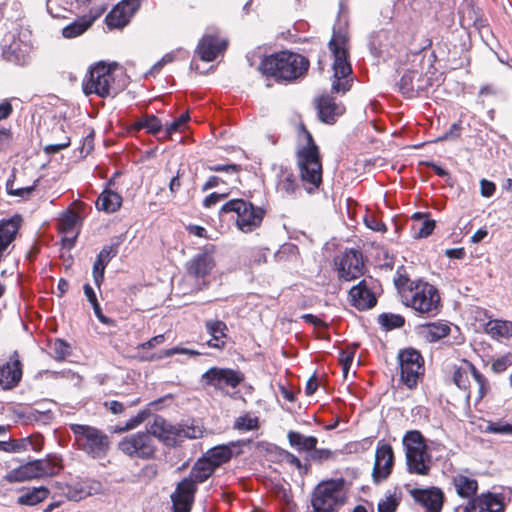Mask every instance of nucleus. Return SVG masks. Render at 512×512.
I'll return each instance as SVG.
<instances>
[{"instance_id": "1", "label": "nucleus", "mask_w": 512, "mask_h": 512, "mask_svg": "<svg viewBox=\"0 0 512 512\" xmlns=\"http://www.w3.org/2000/svg\"><path fill=\"white\" fill-rule=\"evenodd\" d=\"M302 143L297 149V164L300 178L307 192L312 193L322 183V163L318 146L315 144L312 135L302 125Z\"/></svg>"}, {"instance_id": "2", "label": "nucleus", "mask_w": 512, "mask_h": 512, "mask_svg": "<svg viewBox=\"0 0 512 512\" xmlns=\"http://www.w3.org/2000/svg\"><path fill=\"white\" fill-rule=\"evenodd\" d=\"M309 66L308 60L297 53L282 51L266 57L259 69L278 80L292 81L302 77Z\"/></svg>"}, {"instance_id": "3", "label": "nucleus", "mask_w": 512, "mask_h": 512, "mask_svg": "<svg viewBox=\"0 0 512 512\" xmlns=\"http://www.w3.org/2000/svg\"><path fill=\"white\" fill-rule=\"evenodd\" d=\"M150 432L165 445L176 446L187 439L202 438L205 428L203 424L195 420L173 425L165 418L156 416L150 425Z\"/></svg>"}, {"instance_id": "4", "label": "nucleus", "mask_w": 512, "mask_h": 512, "mask_svg": "<svg viewBox=\"0 0 512 512\" xmlns=\"http://www.w3.org/2000/svg\"><path fill=\"white\" fill-rule=\"evenodd\" d=\"M348 35L334 30L329 47L334 55L332 92L346 93L352 85V68L348 61Z\"/></svg>"}, {"instance_id": "5", "label": "nucleus", "mask_w": 512, "mask_h": 512, "mask_svg": "<svg viewBox=\"0 0 512 512\" xmlns=\"http://www.w3.org/2000/svg\"><path fill=\"white\" fill-rule=\"evenodd\" d=\"M117 72V64L97 63L83 79V92L87 96L96 94L102 98L116 94L121 89L117 82Z\"/></svg>"}, {"instance_id": "6", "label": "nucleus", "mask_w": 512, "mask_h": 512, "mask_svg": "<svg viewBox=\"0 0 512 512\" xmlns=\"http://www.w3.org/2000/svg\"><path fill=\"white\" fill-rule=\"evenodd\" d=\"M403 446L408 472L427 476L432 467V456L421 432L418 430L406 432L403 437Z\"/></svg>"}, {"instance_id": "7", "label": "nucleus", "mask_w": 512, "mask_h": 512, "mask_svg": "<svg viewBox=\"0 0 512 512\" xmlns=\"http://www.w3.org/2000/svg\"><path fill=\"white\" fill-rule=\"evenodd\" d=\"M402 302L417 313L428 316H435L441 306L438 289L424 281H417L410 289H405Z\"/></svg>"}, {"instance_id": "8", "label": "nucleus", "mask_w": 512, "mask_h": 512, "mask_svg": "<svg viewBox=\"0 0 512 512\" xmlns=\"http://www.w3.org/2000/svg\"><path fill=\"white\" fill-rule=\"evenodd\" d=\"M223 213L236 214V226L243 233H250L261 226L265 211L243 199H232L221 208Z\"/></svg>"}, {"instance_id": "9", "label": "nucleus", "mask_w": 512, "mask_h": 512, "mask_svg": "<svg viewBox=\"0 0 512 512\" xmlns=\"http://www.w3.org/2000/svg\"><path fill=\"white\" fill-rule=\"evenodd\" d=\"M70 429L75 436L78 447L94 458L105 455L109 447L106 434L96 427L82 424H71Z\"/></svg>"}, {"instance_id": "10", "label": "nucleus", "mask_w": 512, "mask_h": 512, "mask_svg": "<svg viewBox=\"0 0 512 512\" xmlns=\"http://www.w3.org/2000/svg\"><path fill=\"white\" fill-rule=\"evenodd\" d=\"M343 485L341 481L327 480L319 483L312 494L314 512H335L343 503Z\"/></svg>"}, {"instance_id": "11", "label": "nucleus", "mask_w": 512, "mask_h": 512, "mask_svg": "<svg viewBox=\"0 0 512 512\" xmlns=\"http://www.w3.org/2000/svg\"><path fill=\"white\" fill-rule=\"evenodd\" d=\"M474 379L477 385L476 401H481L490 391V385L487 378L482 375L473 364L463 360L459 366H455L453 370V382L455 385L467 392V398H470V380Z\"/></svg>"}, {"instance_id": "12", "label": "nucleus", "mask_w": 512, "mask_h": 512, "mask_svg": "<svg viewBox=\"0 0 512 512\" xmlns=\"http://www.w3.org/2000/svg\"><path fill=\"white\" fill-rule=\"evenodd\" d=\"M400 379L409 389L417 386L424 375V360L421 354L412 348L401 351L398 355Z\"/></svg>"}, {"instance_id": "13", "label": "nucleus", "mask_w": 512, "mask_h": 512, "mask_svg": "<svg viewBox=\"0 0 512 512\" xmlns=\"http://www.w3.org/2000/svg\"><path fill=\"white\" fill-rule=\"evenodd\" d=\"M152 436L150 429L127 435L118 443V448L131 458L150 459L156 451Z\"/></svg>"}, {"instance_id": "14", "label": "nucleus", "mask_w": 512, "mask_h": 512, "mask_svg": "<svg viewBox=\"0 0 512 512\" xmlns=\"http://www.w3.org/2000/svg\"><path fill=\"white\" fill-rule=\"evenodd\" d=\"M87 215V206L84 202L74 201L66 211H64L58 219V229L64 234V242H68L70 246L78 235V228L83 219Z\"/></svg>"}, {"instance_id": "15", "label": "nucleus", "mask_w": 512, "mask_h": 512, "mask_svg": "<svg viewBox=\"0 0 512 512\" xmlns=\"http://www.w3.org/2000/svg\"><path fill=\"white\" fill-rule=\"evenodd\" d=\"M27 35L9 34L3 40L2 56L3 58L16 65H24L29 58L31 49L30 42L26 39Z\"/></svg>"}, {"instance_id": "16", "label": "nucleus", "mask_w": 512, "mask_h": 512, "mask_svg": "<svg viewBox=\"0 0 512 512\" xmlns=\"http://www.w3.org/2000/svg\"><path fill=\"white\" fill-rule=\"evenodd\" d=\"M377 283L374 279H363L349 291V302L358 310H367L373 308L377 303L376 289Z\"/></svg>"}, {"instance_id": "17", "label": "nucleus", "mask_w": 512, "mask_h": 512, "mask_svg": "<svg viewBox=\"0 0 512 512\" xmlns=\"http://www.w3.org/2000/svg\"><path fill=\"white\" fill-rule=\"evenodd\" d=\"M243 380L241 372L229 368L212 367L202 375L206 385L221 390L226 387L236 388Z\"/></svg>"}, {"instance_id": "18", "label": "nucleus", "mask_w": 512, "mask_h": 512, "mask_svg": "<svg viewBox=\"0 0 512 512\" xmlns=\"http://www.w3.org/2000/svg\"><path fill=\"white\" fill-rule=\"evenodd\" d=\"M165 341V336L163 334H159V335H156L154 337H152L151 339H149L148 341L144 342V343H141L137 346V350L140 352H145L146 350L148 349H152L158 345H161L163 344ZM176 354H185V355H189L190 357H196V356H199L200 355V352L196 351V350H192V349H188V348H183V347H173V348H169V349H164L162 350L161 352H159L158 354H155V353H152V354H148V353H143L140 358L141 360H144V361H157V360H161V359H164V358H168V357H171L173 355H176Z\"/></svg>"}, {"instance_id": "19", "label": "nucleus", "mask_w": 512, "mask_h": 512, "mask_svg": "<svg viewBox=\"0 0 512 512\" xmlns=\"http://www.w3.org/2000/svg\"><path fill=\"white\" fill-rule=\"evenodd\" d=\"M394 467V451L390 444L379 442L375 451V462L372 471L374 482L387 479Z\"/></svg>"}, {"instance_id": "20", "label": "nucleus", "mask_w": 512, "mask_h": 512, "mask_svg": "<svg viewBox=\"0 0 512 512\" xmlns=\"http://www.w3.org/2000/svg\"><path fill=\"white\" fill-rule=\"evenodd\" d=\"M338 277L351 281L363 274V260L360 252L349 250L335 261Z\"/></svg>"}, {"instance_id": "21", "label": "nucleus", "mask_w": 512, "mask_h": 512, "mask_svg": "<svg viewBox=\"0 0 512 512\" xmlns=\"http://www.w3.org/2000/svg\"><path fill=\"white\" fill-rule=\"evenodd\" d=\"M503 498L493 493H483L474 497L466 505H459L454 512H503Z\"/></svg>"}, {"instance_id": "22", "label": "nucleus", "mask_w": 512, "mask_h": 512, "mask_svg": "<svg viewBox=\"0 0 512 512\" xmlns=\"http://www.w3.org/2000/svg\"><path fill=\"white\" fill-rule=\"evenodd\" d=\"M196 485L192 480H182L171 495L173 512H190Z\"/></svg>"}, {"instance_id": "23", "label": "nucleus", "mask_w": 512, "mask_h": 512, "mask_svg": "<svg viewBox=\"0 0 512 512\" xmlns=\"http://www.w3.org/2000/svg\"><path fill=\"white\" fill-rule=\"evenodd\" d=\"M140 6V0H123L107 15L106 23L110 28H122L131 19Z\"/></svg>"}, {"instance_id": "24", "label": "nucleus", "mask_w": 512, "mask_h": 512, "mask_svg": "<svg viewBox=\"0 0 512 512\" xmlns=\"http://www.w3.org/2000/svg\"><path fill=\"white\" fill-rule=\"evenodd\" d=\"M22 378V364L15 351L9 361L0 365V385L4 389L15 387Z\"/></svg>"}, {"instance_id": "25", "label": "nucleus", "mask_w": 512, "mask_h": 512, "mask_svg": "<svg viewBox=\"0 0 512 512\" xmlns=\"http://www.w3.org/2000/svg\"><path fill=\"white\" fill-rule=\"evenodd\" d=\"M228 45L227 40L212 34H205L199 42L197 53L203 61H213Z\"/></svg>"}, {"instance_id": "26", "label": "nucleus", "mask_w": 512, "mask_h": 512, "mask_svg": "<svg viewBox=\"0 0 512 512\" xmlns=\"http://www.w3.org/2000/svg\"><path fill=\"white\" fill-rule=\"evenodd\" d=\"M241 441H233L225 445H219L207 451L206 457L217 468L222 464L228 462L233 455L241 452Z\"/></svg>"}, {"instance_id": "27", "label": "nucleus", "mask_w": 512, "mask_h": 512, "mask_svg": "<svg viewBox=\"0 0 512 512\" xmlns=\"http://www.w3.org/2000/svg\"><path fill=\"white\" fill-rule=\"evenodd\" d=\"M415 500L427 509L428 512H440L444 502V494L438 488L416 490Z\"/></svg>"}, {"instance_id": "28", "label": "nucleus", "mask_w": 512, "mask_h": 512, "mask_svg": "<svg viewBox=\"0 0 512 512\" xmlns=\"http://www.w3.org/2000/svg\"><path fill=\"white\" fill-rule=\"evenodd\" d=\"M205 328L207 333L211 336L207 345L219 350L224 349L228 338V327L226 323L217 319L208 320L205 322Z\"/></svg>"}, {"instance_id": "29", "label": "nucleus", "mask_w": 512, "mask_h": 512, "mask_svg": "<svg viewBox=\"0 0 512 512\" xmlns=\"http://www.w3.org/2000/svg\"><path fill=\"white\" fill-rule=\"evenodd\" d=\"M215 266L213 257L207 253H200L187 263V272L194 278H204Z\"/></svg>"}, {"instance_id": "30", "label": "nucleus", "mask_w": 512, "mask_h": 512, "mask_svg": "<svg viewBox=\"0 0 512 512\" xmlns=\"http://www.w3.org/2000/svg\"><path fill=\"white\" fill-rule=\"evenodd\" d=\"M399 88L403 95L408 98H412L426 88V83L422 78V73L413 70L402 76Z\"/></svg>"}, {"instance_id": "31", "label": "nucleus", "mask_w": 512, "mask_h": 512, "mask_svg": "<svg viewBox=\"0 0 512 512\" xmlns=\"http://www.w3.org/2000/svg\"><path fill=\"white\" fill-rule=\"evenodd\" d=\"M318 111L320 119L325 123H333L335 117L344 113L345 107L338 104L330 96H322L318 100Z\"/></svg>"}, {"instance_id": "32", "label": "nucleus", "mask_w": 512, "mask_h": 512, "mask_svg": "<svg viewBox=\"0 0 512 512\" xmlns=\"http://www.w3.org/2000/svg\"><path fill=\"white\" fill-rule=\"evenodd\" d=\"M36 479L46 476H54L62 469L61 460L56 456H48L45 459L32 461Z\"/></svg>"}, {"instance_id": "33", "label": "nucleus", "mask_w": 512, "mask_h": 512, "mask_svg": "<svg viewBox=\"0 0 512 512\" xmlns=\"http://www.w3.org/2000/svg\"><path fill=\"white\" fill-rule=\"evenodd\" d=\"M452 483L457 494L462 498L473 497L478 490V482L475 478L464 473L456 474L452 478Z\"/></svg>"}, {"instance_id": "34", "label": "nucleus", "mask_w": 512, "mask_h": 512, "mask_svg": "<svg viewBox=\"0 0 512 512\" xmlns=\"http://www.w3.org/2000/svg\"><path fill=\"white\" fill-rule=\"evenodd\" d=\"M215 469L216 467L204 456L195 463L189 477L183 480H192L195 485L202 483L214 473Z\"/></svg>"}, {"instance_id": "35", "label": "nucleus", "mask_w": 512, "mask_h": 512, "mask_svg": "<svg viewBox=\"0 0 512 512\" xmlns=\"http://www.w3.org/2000/svg\"><path fill=\"white\" fill-rule=\"evenodd\" d=\"M122 205V197L120 194L112 190H104L96 201L98 210L106 213H114L120 209Z\"/></svg>"}, {"instance_id": "36", "label": "nucleus", "mask_w": 512, "mask_h": 512, "mask_svg": "<svg viewBox=\"0 0 512 512\" xmlns=\"http://www.w3.org/2000/svg\"><path fill=\"white\" fill-rule=\"evenodd\" d=\"M289 444L299 453L310 452L317 446L318 440L314 436H306L296 431L287 434Z\"/></svg>"}, {"instance_id": "37", "label": "nucleus", "mask_w": 512, "mask_h": 512, "mask_svg": "<svg viewBox=\"0 0 512 512\" xmlns=\"http://www.w3.org/2000/svg\"><path fill=\"white\" fill-rule=\"evenodd\" d=\"M96 16H82L62 29L64 38L72 39L82 35L93 24Z\"/></svg>"}, {"instance_id": "38", "label": "nucleus", "mask_w": 512, "mask_h": 512, "mask_svg": "<svg viewBox=\"0 0 512 512\" xmlns=\"http://www.w3.org/2000/svg\"><path fill=\"white\" fill-rule=\"evenodd\" d=\"M450 333V327L446 323L433 322L421 328V334L429 342H436Z\"/></svg>"}, {"instance_id": "39", "label": "nucleus", "mask_w": 512, "mask_h": 512, "mask_svg": "<svg viewBox=\"0 0 512 512\" xmlns=\"http://www.w3.org/2000/svg\"><path fill=\"white\" fill-rule=\"evenodd\" d=\"M163 124L155 115H145L135 121L131 128L132 130L139 131L141 129H145L148 133L153 135H163L162 130Z\"/></svg>"}, {"instance_id": "40", "label": "nucleus", "mask_w": 512, "mask_h": 512, "mask_svg": "<svg viewBox=\"0 0 512 512\" xmlns=\"http://www.w3.org/2000/svg\"><path fill=\"white\" fill-rule=\"evenodd\" d=\"M413 225V237L414 238H426L432 234L435 228V221L431 219H424L421 213H415L412 217Z\"/></svg>"}, {"instance_id": "41", "label": "nucleus", "mask_w": 512, "mask_h": 512, "mask_svg": "<svg viewBox=\"0 0 512 512\" xmlns=\"http://www.w3.org/2000/svg\"><path fill=\"white\" fill-rule=\"evenodd\" d=\"M486 332L495 339L512 337V322L506 320H490L486 324Z\"/></svg>"}, {"instance_id": "42", "label": "nucleus", "mask_w": 512, "mask_h": 512, "mask_svg": "<svg viewBox=\"0 0 512 512\" xmlns=\"http://www.w3.org/2000/svg\"><path fill=\"white\" fill-rule=\"evenodd\" d=\"M36 479L33 471L32 461L11 470L5 480L9 483H19Z\"/></svg>"}, {"instance_id": "43", "label": "nucleus", "mask_w": 512, "mask_h": 512, "mask_svg": "<svg viewBox=\"0 0 512 512\" xmlns=\"http://www.w3.org/2000/svg\"><path fill=\"white\" fill-rule=\"evenodd\" d=\"M49 495V490L46 487H35L28 490L18 498V502L22 505L34 506L44 501Z\"/></svg>"}, {"instance_id": "44", "label": "nucleus", "mask_w": 512, "mask_h": 512, "mask_svg": "<svg viewBox=\"0 0 512 512\" xmlns=\"http://www.w3.org/2000/svg\"><path fill=\"white\" fill-rule=\"evenodd\" d=\"M296 188L297 182L294 174L287 169H281L278 174L277 190L284 194H292Z\"/></svg>"}, {"instance_id": "45", "label": "nucleus", "mask_w": 512, "mask_h": 512, "mask_svg": "<svg viewBox=\"0 0 512 512\" xmlns=\"http://www.w3.org/2000/svg\"><path fill=\"white\" fill-rule=\"evenodd\" d=\"M190 119L189 113L185 112L181 114L177 119H175L173 122H171L169 125H166L163 135L159 136L160 140H168L172 134L177 132H182L186 124L188 123Z\"/></svg>"}, {"instance_id": "46", "label": "nucleus", "mask_w": 512, "mask_h": 512, "mask_svg": "<svg viewBox=\"0 0 512 512\" xmlns=\"http://www.w3.org/2000/svg\"><path fill=\"white\" fill-rule=\"evenodd\" d=\"M401 501V495L397 491L385 494L378 503V512H395Z\"/></svg>"}, {"instance_id": "47", "label": "nucleus", "mask_w": 512, "mask_h": 512, "mask_svg": "<svg viewBox=\"0 0 512 512\" xmlns=\"http://www.w3.org/2000/svg\"><path fill=\"white\" fill-rule=\"evenodd\" d=\"M31 438L0 441V450L4 452H23L28 450Z\"/></svg>"}, {"instance_id": "48", "label": "nucleus", "mask_w": 512, "mask_h": 512, "mask_svg": "<svg viewBox=\"0 0 512 512\" xmlns=\"http://www.w3.org/2000/svg\"><path fill=\"white\" fill-rule=\"evenodd\" d=\"M188 53L183 49H177L175 51L165 54L161 60H159L150 70L151 74L158 73L162 67L168 63L174 61L177 57L186 58Z\"/></svg>"}, {"instance_id": "49", "label": "nucleus", "mask_w": 512, "mask_h": 512, "mask_svg": "<svg viewBox=\"0 0 512 512\" xmlns=\"http://www.w3.org/2000/svg\"><path fill=\"white\" fill-rule=\"evenodd\" d=\"M378 321L386 330L399 328L404 325V318L396 314H381Z\"/></svg>"}, {"instance_id": "50", "label": "nucleus", "mask_w": 512, "mask_h": 512, "mask_svg": "<svg viewBox=\"0 0 512 512\" xmlns=\"http://www.w3.org/2000/svg\"><path fill=\"white\" fill-rule=\"evenodd\" d=\"M36 184L32 186L26 187H16L14 181H8L6 184V189L8 194L12 196H17L23 199H28L32 193L34 192Z\"/></svg>"}, {"instance_id": "51", "label": "nucleus", "mask_w": 512, "mask_h": 512, "mask_svg": "<svg viewBox=\"0 0 512 512\" xmlns=\"http://www.w3.org/2000/svg\"><path fill=\"white\" fill-rule=\"evenodd\" d=\"M235 428L243 431H251L258 428V418L249 415L239 417L235 422Z\"/></svg>"}, {"instance_id": "52", "label": "nucleus", "mask_w": 512, "mask_h": 512, "mask_svg": "<svg viewBox=\"0 0 512 512\" xmlns=\"http://www.w3.org/2000/svg\"><path fill=\"white\" fill-rule=\"evenodd\" d=\"M90 494V491L81 485L70 486L67 490L68 499L73 501H80Z\"/></svg>"}, {"instance_id": "53", "label": "nucleus", "mask_w": 512, "mask_h": 512, "mask_svg": "<svg viewBox=\"0 0 512 512\" xmlns=\"http://www.w3.org/2000/svg\"><path fill=\"white\" fill-rule=\"evenodd\" d=\"M240 166L236 164L229 165H213L209 166V170L213 172H224L227 175L234 176V180H238V174L240 172Z\"/></svg>"}, {"instance_id": "54", "label": "nucleus", "mask_w": 512, "mask_h": 512, "mask_svg": "<svg viewBox=\"0 0 512 512\" xmlns=\"http://www.w3.org/2000/svg\"><path fill=\"white\" fill-rule=\"evenodd\" d=\"M487 431L495 434H512V422H495L487 426Z\"/></svg>"}, {"instance_id": "55", "label": "nucleus", "mask_w": 512, "mask_h": 512, "mask_svg": "<svg viewBox=\"0 0 512 512\" xmlns=\"http://www.w3.org/2000/svg\"><path fill=\"white\" fill-rule=\"evenodd\" d=\"M512 365V355L507 354L492 363V369L494 372L501 373L505 371L509 366Z\"/></svg>"}, {"instance_id": "56", "label": "nucleus", "mask_w": 512, "mask_h": 512, "mask_svg": "<svg viewBox=\"0 0 512 512\" xmlns=\"http://www.w3.org/2000/svg\"><path fill=\"white\" fill-rule=\"evenodd\" d=\"M417 281H411L406 275L398 274V276L394 279L395 286L398 289V292L403 300V291L405 289H410L412 285H414Z\"/></svg>"}, {"instance_id": "57", "label": "nucleus", "mask_w": 512, "mask_h": 512, "mask_svg": "<svg viewBox=\"0 0 512 512\" xmlns=\"http://www.w3.org/2000/svg\"><path fill=\"white\" fill-rule=\"evenodd\" d=\"M147 413L145 411L139 412L135 417L129 419L123 428L119 431H127L136 428L146 419Z\"/></svg>"}, {"instance_id": "58", "label": "nucleus", "mask_w": 512, "mask_h": 512, "mask_svg": "<svg viewBox=\"0 0 512 512\" xmlns=\"http://www.w3.org/2000/svg\"><path fill=\"white\" fill-rule=\"evenodd\" d=\"M107 265H104L98 261L94 262L93 265V278L96 286L100 287L104 279V271Z\"/></svg>"}, {"instance_id": "59", "label": "nucleus", "mask_w": 512, "mask_h": 512, "mask_svg": "<svg viewBox=\"0 0 512 512\" xmlns=\"http://www.w3.org/2000/svg\"><path fill=\"white\" fill-rule=\"evenodd\" d=\"M354 354L351 352H342L339 357V362L342 367V371L344 376H347V373L351 367L353 362Z\"/></svg>"}, {"instance_id": "60", "label": "nucleus", "mask_w": 512, "mask_h": 512, "mask_svg": "<svg viewBox=\"0 0 512 512\" xmlns=\"http://www.w3.org/2000/svg\"><path fill=\"white\" fill-rule=\"evenodd\" d=\"M332 452L328 449H316L310 451V459L313 461H325L332 457Z\"/></svg>"}, {"instance_id": "61", "label": "nucleus", "mask_w": 512, "mask_h": 512, "mask_svg": "<svg viewBox=\"0 0 512 512\" xmlns=\"http://www.w3.org/2000/svg\"><path fill=\"white\" fill-rule=\"evenodd\" d=\"M53 349L55 354L59 358H64L65 356L70 354V346L64 342L63 340H56L53 345Z\"/></svg>"}, {"instance_id": "62", "label": "nucleus", "mask_w": 512, "mask_h": 512, "mask_svg": "<svg viewBox=\"0 0 512 512\" xmlns=\"http://www.w3.org/2000/svg\"><path fill=\"white\" fill-rule=\"evenodd\" d=\"M461 126L459 123H454L451 125L450 129L441 137L437 139V141H445L448 139H456L460 136Z\"/></svg>"}, {"instance_id": "63", "label": "nucleus", "mask_w": 512, "mask_h": 512, "mask_svg": "<svg viewBox=\"0 0 512 512\" xmlns=\"http://www.w3.org/2000/svg\"><path fill=\"white\" fill-rule=\"evenodd\" d=\"M481 185V195L484 197H491L496 190V186L493 182L488 181L486 179H482L480 182Z\"/></svg>"}, {"instance_id": "64", "label": "nucleus", "mask_w": 512, "mask_h": 512, "mask_svg": "<svg viewBox=\"0 0 512 512\" xmlns=\"http://www.w3.org/2000/svg\"><path fill=\"white\" fill-rule=\"evenodd\" d=\"M226 196V194L211 193L204 199L203 205L206 208H210L216 205L221 199L225 198Z\"/></svg>"}]
</instances>
